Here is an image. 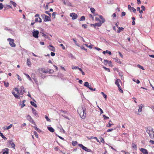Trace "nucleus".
I'll return each instance as SVG.
<instances>
[{"mask_svg":"<svg viewBox=\"0 0 154 154\" xmlns=\"http://www.w3.org/2000/svg\"><path fill=\"white\" fill-rule=\"evenodd\" d=\"M42 17L43 18H44V17H45L44 19V21L46 22V21H51V19L49 17H48V16L45 15V14H42Z\"/></svg>","mask_w":154,"mask_h":154,"instance_id":"obj_6","label":"nucleus"},{"mask_svg":"<svg viewBox=\"0 0 154 154\" xmlns=\"http://www.w3.org/2000/svg\"><path fill=\"white\" fill-rule=\"evenodd\" d=\"M35 130L37 131L38 132H41V130L39 129L37 127H34Z\"/></svg>","mask_w":154,"mask_h":154,"instance_id":"obj_34","label":"nucleus"},{"mask_svg":"<svg viewBox=\"0 0 154 154\" xmlns=\"http://www.w3.org/2000/svg\"><path fill=\"white\" fill-rule=\"evenodd\" d=\"M114 59L116 62L120 64L121 63V62L120 61V60L117 58H115Z\"/></svg>","mask_w":154,"mask_h":154,"instance_id":"obj_25","label":"nucleus"},{"mask_svg":"<svg viewBox=\"0 0 154 154\" xmlns=\"http://www.w3.org/2000/svg\"><path fill=\"white\" fill-rule=\"evenodd\" d=\"M78 67H79L78 66H72V68L73 69H78Z\"/></svg>","mask_w":154,"mask_h":154,"instance_id":"obj_44","label":"nucleus"},{"mask_svg":"<svg viewBox=\"0 0 154 154\" xmlns=\"http://www.w3.org/2000/svg\"><path fill=\"white\" fill-rule=\"evenodd\" d=\"M137 67L140 68L141 69H142V70H144V68H143V67L141 66L140 65L138 64L137 65Z\"/></svg>","mask_w":154,"mask_h":154,"instance_id":"obj_46","label":"nucleus"},{"mask_svg":"<svg viewBox=\"0 0 154 154\" xmlns=\"http://www.w3.org/2000/svg\"><path fill=\"white\" fill-rule=\"evenodd\" d=\"M118 88H119V91L120 92H121L122 93L123 92V91L121 89L120 86H119Z\"/></svg>","mask_w":154,"mask_h":154,"instance_id":"obj_51","label":"nucleus"},{"mask_svg":"<svg viewBox=\"0 0 154 154\" xmlns=\"http://www.w3.org/2000/svg\"><path fill=\"white\" fill-rule=\"evenodd\" d=\"M54 149L57 151H58L59 149V148L58 146L55 147Z\"/></svg>","mask_w":154,"mask_h":154,"instance_id":"obj_59","label":"nucleus"},{"mask_svg":"<svg viewBox=\"0 0 154 154\" xmlns=\"http://www.w3.org/2000/svg\"><path fill=\"white\" fill-rule=\"evenodd\" d=\"M80 48L82 50H84L85 51L87 50V49H86L84 46H82L80 47Z\"/></svg>","mask_w":154,"mask_h":154,"instance_id":"obj_52","label":"nucleus"},{"mask_svg":"<svg viewBox=\"0 0 154 154\" xmlns=\"http://www.w3.org/2000/svg\"><path fill=\"white\" fill-rule=\"evenodd\" d=\"M114 2L113 0H107V3L109 4H112Z\"/></svg>","mask_w":154,"mask_h":154,"instance_id":"obj_22","label":"nucleus"},{"mask_svg":"<svg viewBox=\"0 0 154 154\" xmlns=\"http://www.w3.org/2000/svg\"><path fill=\"white\" fill-rule=\"evenodd\" d=\"M41 70L43 73H46L48 72V70L45 69V68H42Z\"/></svg>","mask_w":154,"mask_h":154,"instance_id":"obj_26","label":"nucleus"},{"mask_svg":"<svg viewBox=\"0 0 154 154\" xmlns=\"http://www.w3.org/2000/svg\"><path fill=\"white\" fill-rule=\"evenodd\" d=\"M10 3L11 4H12L14 7H16L17 4L15 2L12 1H10Z\"/></svg>","mask_w":154,"mask_h":154,"instance_id":"obj_27","label":"nucleus"},{"mask_svg":"<svg viewBox=\"0 0 154 154\" xmlns=\"http://www.w3.org/2000/svg\"><path fill=\"white\" fill-rule=\"evenodd\" d=\"M103 53L104 54H105L106 53L108 54L109 55H111V52L107 50L106 51H103Z\"/></svg>","mask_w":154,"mask_h":154,"instance_id":"obj_19","label":"nucleus"},{"mask_svg":"<svg viewBox=\"0 0 154 154\" xmlns=\"http://www.w3.org/2000/svg\"><path fill=\"white\" fill-rule=\"evenodd\" d=\"M30 103L35 108H36L37 107V105L34 102L31 101Z\"/></svg>","mask_w":154,"mask_h":154,"instance_id":"obj_24","label":"nucleus"},{"mask_svg":"<svg viewBox=\"0 0 154 154\" xmlns=\"http://www.w3.org/2000/svg\"><path fill=\"white\" fill-rule=\"evenodd\" d=\"M17 75L18 77V79L20 81H21L22 80L21 78V77L18 74H17Z\"/></svg>","mask_w":154,"mask_h":154,"instance_id":"obj_54","label":"nucleus"},{"mask_svg":"<svg viewBox=\"0 0 154 154\" xmlns=\"http://www.w3.org/2000/svg\"><path fill=\"white\" fill-rule=\"evenodd\" d=\"M14 90L15 91H16L17 92V94H20L19 90L17 88H15Z\"/></svg>","mask_w":154,"mask_h":154,"instance_id":"obj_45","label":"nucleus"},{"mask_svg":"<svg viewBox=\"0 0 154 154\" xmlns=\"http://www.w3.org/2000/svg\"><path fill=\"white\" fill-rule=\"evenodd\" d=\"M38 34L39 32L38 31H34L33 32H32V35L35 38H37L38 37Z\"/></svg>","mask_w":154,"mask_h":154,"instance_id":"obj_9","label":"nucleus"},{"mask_svg":"<svg viewBox=\"0 0 154 154\" xmlns=\"http://www.w3.org/2000/svg\"><path fill=\"white\" fill-rule=\"evenodd\" d=\"M39 14H35V17H39ZM42 19L41 18L39 17L38 18H36L35 20V22H38L39 23H41L42 22Z\"/></svg>","mask_w":154,"mask_h":154,"instance_id":"obj_8","label":"nucleus"},{"mask_svg":"<svg viewBox=\"0 0 154 154\" xmlns=\"http://www.w3.org/2000/svg\"><path fill=\"white\" fill-rule=\"evenodd\" d=\"M144 105L142 104L139 105L138 106L139 109L138 110V112H141L142 111V108L143 107Z\"/></svg>","mask_w":154,"mask_h":154,"instance_id":"obj_15","label":"nucleus"},{"mask_svg":"<svg viewBox=\"0 0 154 154\" xmlns=\"http://www.w3.org/2000/svg\"><path fill=\"white\" fill-rule=\"evenodd\" d=\"M152 131V128H151L149 127V128H146V132L149 134H150L151 131Z\"/></svg>","mask_w":154,"mask_h":154,"instance_id":"obj_13","label":"nucleus"},{"mask_svg":"<svg viewBox=\"0 0 154 154\" xmlns=\"http://www.w3.org/2000/svg\"><path fill=\"white\" fill-rule=\"evenodd\" d=\"M126 13L125 12H122V13L121 16H124L125 15Z\"/></svg>","mask_w":154,"mask_h":154,"instance_id":"obj_60","label":"nucleus"},{"mask_svg":"<svg viewBox=\"0 0 154 154\" xmlns=\"http://www.w3.org/2000/svg\"><path fill=\"white\" fill-rule=\"evenodd\" d=\"M141 9H142V10L143 11H145V7L143 6V5H142L141 6Z\"/></svg>","mask_w":154,"mask_h":154,"instance_id":"obj_56","label":"nucleus"},{"mask_svg":"<svg viewBox=\"0 0 154 154\" xmlns=\"http://www.w3.org/2000/svg\"><path fill=\"white\" fill-rule=\"evenodd\" d=\"M89 17L91 18L93 20H94V18L92 15H91V14H89Z\"/></svg>","mask_w":154,"mask_h":154,"instance_id":"obj_55","label":"nucleus"},{"mask_svg":"<svg viewBox=\"0 0 154 154\" xmlns=\"http://www.w3.org/2000/svg\"><path fill=\"white\" fill-rule=\"evenodd\" d=\"M8 143L9 144L11 145L12 148H13L14 149L15 148V145L13 142L12 140H9L8 141Z\"/></svg>","mask_w":154,"mask_h":154,"instance_id":"obj_12","label":"nucleus"},{"mask_svg":"<svg viewBox=\"0 0 154 154\" xmlns=\"http://www.w3.org/2000/svg\"><path fill=\"white\" fill-rule=\"evenodd\" d=\"M78 143V142L76 141H72V144L73 146H75Z\"/></svg>","mask_w":154,"mask_h":154,"instance_id":"obj_28","label":"nucleus"},{"mask_svg":"<svg viewBox=\"0 0 154 154\" xmlns=\"http://www.w3.org/2000/svg\"><path fill=\"white\" fill-rule=\"evenodd\" d=\"M27 119L31 123L33 124L34 125H36V124L34 122L33 119L32 118L31 116L28 115L27 116Z\"/></svg>","mask_w":154,"mask_h":154,"instance_id":"obj_7","label":"nucleus"},{"mask_svg":"<svg viewBox=\"0 0 154 154\" xmlns=\"http://www.w3.org/2000/svg\"><path fill=\"white\" fill-rule=\"evenodd\" d=\"M14 96L16 98H19V99L20 98V97L18 95L16 94H15V95H14Z\"/></svg>","mask_w":154,"mask_h":154,"instance_id":"obj_50","label":"nucleus"},{"mask_svg":"<svg viewBox=\"0 0 154 154\" xmlns=\"http://www.w3.org/2000/svg\"><path fill=\"white\" fill-rule=\"evenodd\" d=\"M140 150L144 154H148V152L145 149L141 148L140 149Z\"/></svg>","mask_w":154,"mask_h":154,"instance_id":"obj_11","label":"nucleus"},{"mask_svg":"<svg viewBox=\"0 0 154 154\" xmlns=\"http://www.w3.org/2000/svg\"><path fill=\"white\" fill-rule=\"evenodd\" d=\"M103 68L106 71H108V72H110V69L109 68H106V67H105L104 66H103Z\"/></svg>","mask_w":154,"mask_h":154,"instance_id":"obj_35","label":"nucleus"},{"mask_svg":"<svg viewBox=\"0 0 154 154\" xmlns=\"http://www.w3.org/2000/svg\"><path fill=\"white\" fill-rule=\"evenodd\" d=\"M154 134V132L152 130V131H151L150 134H149L150 137V138L151 139H152V136Z\"/></svg>","mask_w":154,"mask_h":154,"instance_id":"obj_32","label":"nucleus"},{"mask_svg":"<svg viewBox=\"0 0 154 154\" xmlns=\"http://www.w3.org/2000/svg\"><path fill=\"white\" fill-rule=\"evenodd\" d=\"M131 9L133 10V11L134 13L136 12V9L134 8L133 7H132Z\"/></svg>","mask_w":154,"mask_h":154,"instance_id":"obj_49","label":"nucleus"},{"mask_svg":"<svg viewBox=\"0 0 154 154\" xmlns=\"http://www.w3.org/2000/svg\"><path fill=\"white\" fill-rule=\"evenodd\" d=\"M105 65H108L109 66L112 67L113 65L111 61L104 59L103 61L102 62Z\"/></svg>","mask_w":154,"mask_h":154,"instance_id":"obj_3","label":"nucleus"},{"mask_svg":"<svg viewBox=\"0 0 154 154\" xmlns=\"http://www.w3.org/2000/svg\"><path fill=\"white\" fill-rule=\"evenodd\" d=\"M85 110V106L84 105L79 107L78 109V113L80 117L82 119H84L86 116V114Z\"/></svg>","mask_w":154,"mask_h":154,"instance_id":"obj_1","label":"nucleus"},{"mask_svg":"<svg viewBox=\"0 0 154 154\" xmlns=\"http://www.w3.org/2000/svg\"><path fill=\"white\" fill-rule=\"evenodd\" d=\"M4 8H7V9H9V8H12V7L9 5H6V7H4ZM6 9V8L4 9V10Z\"/></svg>","mask_w":154,"mask_h":154,"instance_id":"obj_29","label":"nucleus"},{"mask_svg":"<svg viewBox=\"0 0 154 154\" xmlns=\"http://www.w3.org/2000/svg\"><path fill=\"white\" fill-rule=\"evenodd\" d=\"M97 107L99 108V109L100 110V114L103 113V110L100 108L98 106H97Z\"/></svg>","mask_w":154,"mask_h":154,"instance_id":"obj_48","label":"nucleus"},{"mask_svg":"<svg viewBox=\"0 0 154 154\" xmlns=\"http://www.w3.org/2000/svg\"><path fill=\"white\" fill-rule=\"evenodd\" d=\"M45 118L46 119L47 121L49 122H50L51 121L50 119L48 118V117L47 116H45Z\"/></svg>","mask_w":154,"mask_h":154,"instance_id":"obj_36","label":"nucleus"},{"mask_svg":"<svg viewBox=\"0 0 154 154\" xmlns=\"http://www.w3.org/2000/svg\"><path fill=\"white\" fill-rule=\"evenodd\" d=\"M101 93L103 95V96L104 98H106V96H107L106 95V94H105L103 92H101Z\"/></svg>","mask_w":154,"mask_h":154,"instance_id":"obj_47","label":"nucleus"},{"mask_svg":"<svg viewBox=\"0 0 154 154\" xmlns=\"http://www.w3.org/2000/svg\"><path fill=\"white\" fill-rule=\"evenodd\" d=\"M0 136L4 139H7L4 136L3 134L1 132H0Z\"/></svg>","mask_w":154,"mask_h":154,"instance_id":"obj_37","label":"nucleus"},{"mask_svg":"<svg viewBox=\"0 0 154 154\" xmlns=\"http://www.w3.org/2000/svg\"><path fill=\"white\" fill-rule=\"evenodd\" d=\"M137 11H138L139 13L140 14H142L143 13V11L142 10H140V8L139 7H137Z\"/></svg>","mask_w":154,"mask_h":154,"instance_id":"obj_30","label":"nucleus"},{"mask_svg":"<svg viewBox=\"0 0 154 154\" xmlns=\"http://www.w3.org/2000/svg\"><path fill=\"white\" fill-rule=\"evenodd\" d=\"M25 92V90H23V91L21 90L20 92V94L21 95H22L23 94L24 92Z\"/></svg>","mask_w":154,"mask_h":154,"instance_id":"obj_62","label":"nucleus"},{"mask_svg":"<svg viewBox=\"0 0 154 154\" xmlns=\"http://www.w3.org/2000/svg\"><path fill=\"white\" fill-rule=\"evenodd\" d=\"M85 20V18L84 16H82L80 18V21H83L84 20Z\"/></svg>","mask_w":154,"mask_h":154,"instance_id":"obj_38","label":"nucleus"},{"mask_svg":"<svg viewBox=\"0 0 154 154\" xmlns=\"http://www.w3.org/2000/svg\"><path fill=\"white\" fill-rule=\"evenodd\" d=\"M13 126L12 124H11L10 125L8 126H5L3 128L7 130H9Z\"/></svg>","mask_w":154,"mask_h":154,"instance_id":"obj_16","label":"nucleus"},{"mask_svg":"<svg viewBox=\"0 0 154 154\" xmlns=\"http://www.w3.org/2000/svg\"><path fill=\"white\" fill-rule=\"evenodd\" d=\"M32 113L35 115L36 116H38V115L37 113V111L34 108H32Z\"/></svg>","mask_w":154,"mask_h":154,"instance_id":"obj_14","label":"nucleus"},{"mask_svg":"<svg viewBox=\"0 0 154 154\" xmlns=\"http://www.w3.org/2000/svg\"><path fill=\"white\" fill-rule=\"evenodd\" d=\"M70 16L72 17V20L75 19L78 17L77 15L74 13H70Z\"/></svg>","mask_w":154,"mask_h":154,"instance_id":"obj_10","label":"nucleus"},{"mask_svg":"<svg viewBox=\"0 0 154 154\" xmlns=\"http://www.w3.org/2000/svg\"><path fill=\"white\" fill-rule=\"evenodd\" d=\"M27 65L31 67V62L29 59H28L27 60Z\"/></svg>","mask_w":154,"mask_h":154,"instance_id":"obj_18","label":"nucleus"},{"mask_svg":"<svg viewBox=\"0 0 154 154\" xmlns=\"http://www.w3.org/2000/svg\"><path fill=\"white\" fill-rule=\"evenodd\" d=\"M4 85L6 86V87H8L9 86V83L8 82H4Z\"/></svg>","mask_w":154,"mask_h":154,"instance_id":"obj_41","label":"nucleus"},{"mask_svg":"<svg viewBox=\"0 0 154 154\" xmlns=\"http://www.w3.org/2000/svg\"><path fill=\"white\" fill-rule=\"evenodd\" d=\"M27 78L29 79V80H31V79L30 78V76L28 74H25Z\"/></svg>","mask_w":154,"mask_h":154,"instance_id":"obj_40","label":"nucleus"},{"mask_svg":"<svg viewBox=\"0 0 154 154\" xmlns=\"http://www.w3.org/2000/svg\"><path fill=\"white\" fill-rule=\"evenodd\" d=\"M98 16L100 19L97 18V26H100L102 23L105 22V20L101 15H99Z\"/></svg>","mask_w":154,"mask_h":154,"instance_id":"obj_2","label":"nucleus"},{"mask_svg":"<svg viewBox=\"0 0 154 154\" xmlns=\"http://www.w3.org/2000/svg\"><path fill=\"white\" fill-rule=\"evenodd\" d=\"M72 40L74 41L75 44L77 46H79V45H78V44H77V42L76 41V40H75V38H73L72 39Z\"/></svg>","mask_w":154,"mask_h":154,"instance_id":"obj_42","label":"nucleus"},{"mask_svg":"<svg viewBox=\"0 0 154 154\" xmlns=\"http://www.w3.org/2000/svg\"><path fill=\"white\" fill-rule=\"evenodd\" d=\"M78 146L86 151L87 152H91V149H88L86 147H85L81 144H79Z\"/></svg>","mask_w":154,"mask_h":154,"instance_id":"obj_5","label":"nucleus"},{"mask_svg":"<svg viewBox=\"0 0 154 154\" xmlns=\"http://www.w3.org/2000/svg\"><path fill=\"white\" fill-rule=\"evenodd\" d=\"M45 13L46 14H48L50 16H51V14L49 13L48 11H45Z\"/></svg>","mask_w":154,"mask_h":154,"instance_id":"obj_61","label":"nucleus"},{"mask_svg":"<svg viewBox=\"0 0 154 154\" xmlns=\"http://www.w3.org/2000/svg\"><path fill=\"white\" fill-rule=\"evenodd\" d=\"M82 26L85 29L87 28V25L86 24H82Z\"/></svg>","mask_w":154,"mask_h":154,"instance_id":"obj_63","label":"nucleus"},{"mask_svg":"<svg viewBox=\"0 0 154 154\" xmlns=\"http://www.w3.org/2000/svg\"><path fill=\"white\" fill-rule=\"evenodd\" d=\"M33 133H34V134L35 136V137L37 138H38V134L36 132V131H33Z\"/></svg>","mask_w":154,"mask_h":154,"instance_id":"obj_31","label":"nucleus"},{"mask_svg":"<svg viewBox=\"0 0 154 154\" xmlns=\"http://www.w3.org/2000/svg\"><path fill=\"white\" fill-rule=\"evenodd\" d=\"M149 142L152 143V144H154V141L152 140H150Z\"/></svg>","mask_w":154,"mask_h":154,"instance_id":"obj_64","label":"nucleus"},{"mask_svg":"<svg viewBox=\"0 0 154 154\" xmlns=\"http://www.w3.org/2000/svg\"><path fill=\"white\" fill-rule=\"evenodd\" d=\"M60 46L62 47V49L63 50H65V47L64 46L63 44H61L60 45Z\"/></svg>","mask_w":154,"mask_h":154,"instance_id":"obj_57","label":"nucleus"},{"mask_svg":"<svg viewBox=\"0 0 154 154\" xmlns=\"http://www.w3.org/2000/svg\"><path fill=\"white\" fill-rule=\"evenodd\" d=\"M124 29V28L122 27H118V29L117 31V32L118 33H119L121 30H123Z\"/></svg>","mask_w":154,"mask_h":154,"instance_id":"obj_20","label":"nucleus"},{"mask_svg":"<svg viewBox=\"0 0 154 154\" xmlns=\"http://www.w3.org/2000/svg\"><path fill=\"white\" fill-rule=\"evenodd\" d=\"M3 5L2 3H0V10H2L3 8Z\"/></svg>","mask_w":154,"mask_h":154,"instance_id":"obj_53","label":"nucleus"},{"mask_svg":"<svg viewBox=\"0 0 154 154\" xmlns=\"http://www.w3.org/2000/svg\"><path fill=\"white\" fill-rule=\"evenodd\" d=\"M56 14H57V13H56V12H54L52 14V16L53 17H54V18H55V16Z\"/></svg>","mask_w":154,"mask_h":154,"instance_id":"obj_43","label":"nucleus"},{"mask_svg":"<svg viewBox=\"0 0 154 154\" xmlns=\"http://www.w3.org/2000/svg\"><path fill=\"white\" fill-rule=\"evenodd\" d=\"M115 83L116 85L118 87H119V86H120L119 84L118 80H116L115 81Z\"/></svg>","mask_w":154,"mask_h":154,"instance_id":"obj_33","label":"nucleus"},{"mask_svg":"<svg viewBox=\"0 0 154 154\" xmlns=\"http://www.w3.org/2000/svg\"><path fill=\"white\" fill-rule=\"evenodd\" d=\"M48 48L51 51H55L54 48L52 45H49L48 46Z\"/></svg>","mask_w":154,"mask_h":154,"instance_id":"obj_17","label":"nucleus"},{"mask_svg":"<svg viewBox=\"0 0 154 154\" xmlns=\"http://www.w3.org/2000/svg\"><path fill=\"white\" fill-rule=\"evenodd\" d=\"M103 117L105 119H109V117H108L106 116L105 115H103Z\"/></svg>","mask_w":154,"mask_h":154,"instance_id":"obj_58","label":"nucleus"},{"mask_svg":"<svg viewBox=\"0 0 154 154\" xmlns=\"http://www.w3.org/2000/svg\"><path fill=\"white\" fill-rule=\"evenodd\" d=\"M84 85L88 88L90 86L88 82H85L84 83Z\"/></svg>","mask_w":154,"mask_h":154,"instance_id":"obj_23","label":"nucleus"},{"mask_svg":"<svg viewBox=\"0 0 154 154\" xmlns=\"http://www.w3.org/2000/svg\"><path fill=\"white\" fill-rule=\"evenodd\" d=\"M90 10H91V11L93 13H94V12H95V10L94 8H91Z\"/></svg>","mask_w":154,"mask_h":154,"instance_id":"obj_39","label":"nucleus"},{"mask_svg":"<svg viewBox=\"0 0 154 154\" xmlns=\"http://www.w3.org/2000/svg\"><path fill=\"white\" fill-rule=\"evenodd\" d=\"M48 129L50 132H53L54 131V129L51 127H48Z\"/></svg>","mask_w":154,"mask_h":154,"instance_id":"obj_21","label":"nucleus"},{"mask_svg":"<svg viewBox=\"0 0 154 154\" xmlns=\"http://www.w3.org/2000/svg\"><path fill=\"white\" fill-rule=\"evenodd\" d=\"M8 41L9 42V44L11 46L13 47L16 46V45L14 42V40L13 39L9 38L8 39Z\"/></svg>","mask_w":154,"mask_h":154,"instance_id":"obj_4","label":"nucleus"}]
</instances>
